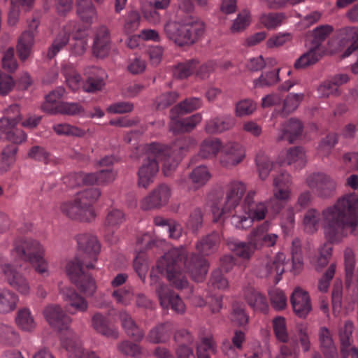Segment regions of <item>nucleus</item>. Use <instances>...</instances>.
<instances>
[{
	"mask_svg": "<svg viewBox=\"0 0 358 358\" xmlns=\"http://www.w3.org/2000/svg\"><path fill=\"white\" fill-rule=\"evenodd\" d=\"M164 32L170 41H173L176 44L179 41V20L177 16L174 20H169L164 25Z\"/></svg>",
	"mask_w": 358,
	"mask_h": 358,
	"instance_id": "obj_63",
	"label": "nucleus"
},
{
	"mask_svg": "<svg viewBox=\"0 0 358 358\" xmlns=\"http://www.w3.org/2000/svg\"><path fill=\"white\" fill-rule=\"evenodd\" d=\"M263 223L256 228H254L250 233L248 235V241L252 245L255 250H260L264 247L263 243Z\"/></svg>",
	"mask_w": 358,
	"mask_h": 358,
	"instance_id": "obj_58",
	"label": "nucleus"
},
{
	"mask_svg": "<svg viewBox=\"0 0 358 358\" xmlns=\"http://www.w3.org/2000/svg\"><path fill=\"white\" fill-rule=\"evenodd\" d=\"M19 296L9 289H0V313L7 314L17 308Z\"/></svg>",
	"mask_w": 358,
	"mask_h": 358,
	"instance_id": "obj_38",
	"label": "nucleus"
},
{
	"mask_svg": "<svg viewBox=\"0 0 358 358\" xmlns=\"http://www.w3.org/2000/svg\"><path fill=\"white\" fill-rule=\"evenodd\" d=\"M73 39L71 45L72 53L76 55H81L86 50L87 38L85 31H81L76 22H69L65 25L53 41L51 46L47 52V57L49 59L54 58L57 54L66 45L69 41L70 36Z\"/></svg>",
	"mask_w": 358,
	"mask_h": 358,
	"instance_id": "obj_3",
	"label": "nucleus"
},
{
	"mask_svg": "<svg viewBox=\"0 0 358 358\" xmlns=\"http://www.w3.org/2000/svg\"><path fill=\"white\" fill-rule=\"evenodd\" d=\"M110 49V35L108 29L101 25L96 29L92 50L96 57L103 58L107 56Z\"/></svg>",
	"mask_w": 358,
	"mask_h": 358,
	"instance_id": "obj_24",
	"label": "nucleus"
},
{
	"mask_svg": "<svg viewBox=\"0 0 358 358\" xmlns=\"http://www.w3.org/2000/svg\"><path fill=\"white\" fill-rule=\"evenodd\" d=\"M221 147L222 143L218 138H206L200 145L199 156L202 159L213 158L219 152Z\"/></svg>",
	"mask_w": 358,
	"mask_h": 358,
	"instance_id": "obj_41",
	"label": "nucleus"
},
{
	"mask_svg": "<svg viewBox=\"0 0 358 358\" xmlns=\"http://www.w3.org/2000/svg\"><path fill=\"white\" fill-rule=\"evenodd\" d=\"M247 189L246 185L239 180H231L225 187V198L222 203L220 199L214 200L211 204L213 221L224 222V215L230 213L240 203Z\"/></svg>",
	"mask_w": 358,
	"mask_h": 358,
	"instance_id": "obj_4",
	"label": "nucleus"
},
{
	"mask_svg": "<svg viewBox=\"0 0 358 358\" xmlns=\"http://www.w3.org/2000/svg\"><path fill=\"white\" fill-rule=\"evenodd\" d=\"M183 262V271L195 282H203L208 273L210 263L203 256L188 252L180 247V262Z\"/></svg>",
	"mask_w": 358,
	"mask_h": 358,
	"instance_id": "obj_8",
	"label": "nucleus"
},
{
	"mask_svg": "<svg viewBox=\"0 0 358 358\" xmlns=\"http://www.w3.org/2000/svg\"><path fill=\"white\" fill-rule=\"evenodd\" d=\"M78 249L83 252L82 257H76L69 261L66 266V272L70 280L85 296H92L96 291L94 280L85 271L94 268L97 255L100 251V244L96 237L90 234H79L77 236Z\"/></svg>",
	"mask_w": 358,
	"mask_h": 358,
	"instance_id": "obj_2",
	"label": "nucleus"
},
{
	"mask_svg": "<svg viewBox=\"0 0 358 358\" xmlns=\"http://www.w3.org/2000/svg\"><path fill=\"white\" fill-rule=\"evenodd\" d=\"M84 108L76 102H61L57 107V113L75 116L84 113Z\"/></svg>",
	"mask_w": 358,
	"mask_h": 358,
	"instance_id": "obj_54",
	"label": "nucleus"
},
{
	"mask_svg": "<svg viewBox=\"0 0 358 358\" xmlns=\"http://www.w3.org/2000/svg\"><path fill=\"white\" fill-rule=\"evenodd\" d=\"M293 311L300 318H306L312 310L311 300L308 292L296 287L290 296Z\"/></svg>",
	"mask_w": 358,
	"mask_h": 358,
	"instance_id": "obj_21",
	"label": "nucleus"
},
{
	"mask_svg": "<svg viewBox=\"0 0 358 358\" xmlns=\"http://www.w3.org/2000/svg\"><path fill=\"white\" fill-rule=\"evenodd\" d=\"M38 25V18L33 17V19L28 22L27 30L22 34L18 40L17 50L18 56L22 61H25L30 55Z\"/></svg>",
	"mask_w": 358,
	"mask_h": 358,
	"instance_id": "obj_16",
	"label": "nucleus"
},
{
	"mask_svg": "<svg viewBox=\"0 0 358 358\" xmlns=\"http://www.w3.org/2000/svg\"><path fill=\"white\" fill-rule=\"evenodd\" d=\"M52 129L57 134L60 136L83 137L85 134V130L68 123L55 124Z\"/></svg>",
	"mask_w": 358,
	"mask_h": 358,
	"instance_id": "obj_46",
	"label": "nucleus"
},
{
	"mask_svg": "<svg viewBox=\"0 0 358 358\" xmlns=\"http://www.w3.org/2000/svg\"><path fill=\"white\" fill-rule=\"evenodd\" d=\"M21 119L20 107L17 104L10 106L5 110L4 116L0 118V131L3 132L5 138L14 145L24 142L27 138L24 131L16 127Z\"/></svg>",
	"mask_w": 358,
	"mask_h": 358,
	"instance_id": "obj_7",
	"label": "nucleus"
},
{
	"mask_svg": "<svg viewBox=\"0 0 358 358\" xmlns=\"http://www.w3.org/2000/svg\"><path fill=\"white\" fill-rule=\"evenodd\" d=\"M303 99V94H290L287 96L283 102L281 114L283 116L294 111Z\"/></svg>",
	"mask_w": 358,
	"mask_h": 358,
	"instance_id": "obj_50",
	"label": "nucleus"
},
{
	"mask_svg": "<svg viewBox=\"0 0 358 358\" xmlns=\"http://www.w3.org/2000/svg\"><path fill=\"white\" fill-rule=\"evenodd\" d=\"M66 338L62 339V346L66 350L69 358H100L94 352L85 351L78 335L69 331Z\"/></svg>",
	"mask_w": 358,
	"mask_h": 358,
	"instance_id": "obj_19",
	"label": "nucleus"
},
{
	"mask_svg": "<svg viewBox=\"0 0 358 358\" xmlns=\"http://www.w3.org/2000/svg\"><path fill=\"white\" fill-rule=\"evenodd\" d=\"M62 73L65 77L67 85L72 91L79 89L81 83V76L76 71L73 64L69 63L62 64Z\"/></svg>",
	"mask_w": 358,
	"mask_h": 358,
	"instance_id": "obj_43",
	"label": "nucleus"
},
{
	"mask_svg": "<svg viewBox=\"0 0 358 358\" xmlns=\"http://www.w3.org/2000/svg\"><path fill=\"white\" fill-rule=\"evenodd\" d=\"M210 174L205 166H199L189 173V178L194 184L199 187L204 185L210 178Z\"/></svg>",
	"mask_w": 358,
	"mask_h": 358,
	"instance_id": "obj_52",
	"label": "nucleus"
},
{
	"mask_svg": "<svg viewBox=\"0 0 358 358\" xmlns=\"http://www.w3.org/2000/svg\"><path fill=\"white\" fill-rule=\"evenodd\" d=\"M320 351L324 358H338V352L329 329L326 327L318 333Z\"/></svg>",
	"mask_w": 358,
	"mask_h": 358,
	"instance_id": "obj_28",
	"label": "nucleus"
},
{
	"mask_svg": "<svg viewBox=\"0 0 358 358\" xmlns=\"http://www.w3.org/2000/svg\"><path fill=\"white\" fill-rule=\"evenodd\" d=\"M101 195L100 189L98 188H89L80 192L78 196V201L82 202V203L87 206L92 210H94L92 206L93 203L96 202Z\"/></svg>",
	"mask_w": 358,
	"mask_h": 358,
	"instance_id": "obj_47",
	"label": "nucleus"
},
{
	"mask_svg": "<svg viewBox=\"0 0 358 358\" xmlns=\"http://www.w3.org/2000/svg\"><path fill=\"white\" fill-rule=\"evenodd\" d=\"M192 13H184L180 19V46L194 44L204 32V27Z\"/></svg>",
	"mask_w": 358,
	"mask_h": 358,
	"instance_id": "obj_11",
	"label": "nucleus"
},
{
	"mask_svg": "<svg viewBox=\"0 0 358 358\" xmlns=\"http://www.w3.org/2000/svg\"><path fill=\"white\" fill-rule=\"evenodd\" d=\"M119 318L122 328L129 337L138 342L143 338L144 331L136 324L130 314L125 310H122Z\"/></svg>",
	"mask_w": 358,
	"mask_h": 358,
	"instance_id": "obj_31",
	"label": "nucleus"
},
{
	"mask_svg": "<svg viewBox=\"0 0 358 358\" xmlns=\"http://www.w3.org/2000/svg\"><path fill=\"white\" fill-rule=\"evenodd\" d=\"M273 327L276 338L282 343L288 341V334L286 331L285 319L283 317H276L273 320Z\"/></svg>",
	"mask_w": 358,
	"mask_h": 358,
	"instance_id": "obj_60",
	"label": "nucleus"
},
{
	"mask_svg": "<svg viewBox=\"0 0 358 358\" xmlns=\"http://www.w3.org/2000/svg\"><path fill=\"white\" fill-rule=\"evenodd\" d=\"M345 271V285L350 286L352 282L354 270H355V256L350 249H346L344 253Z\"/></svg>",
	"mask_w": 358,
	"mask_h": 358,
	"instance_id": "obj_55",
	"label": "nucleus"
},
{
	"mask_svg": "<svg viewBox=\"0 0 358 358\" xmlns=\"http://www.w3.org/2000/svg\"><path fill=\"white\" fill-rule=\"evenodd\" d=\"M157 292L160 301V304L163 308H171L175 312H178V294L164 285H159Z\"/></svg>",
	"mask_w": 358,
	"mask_h": 358,
	"instance_id": "obj_35",
	"label": "nucleus"
},
{
	"mask_svg": "<svg viewBox=\"0 0 358 358\" xmlns=\"http://www.w3.org/2000/svg\"><path fill=\"white\" fill-rule=\"evenodd\" d=\"M303 131V124L298 118L291 117L282 124L281 134L276 138L277 141L287 140L289 144L299 138Z\"/></svg>",
	"mask_w": 358,
	"mask_h": 358,
	"instance_id": "obj_26",
	"label": "nucleus"
},
{
	"mask_svg": "<svg viewBox=\"0 0 358 358\" xmlns=\"http://www.w3.org/2000/svg\"><path fill=\"white\" fill-rule=\"evenodd\" d=\"M115 173L112 169H103L96 173L73 175L74 184L106 185L112 182L115 178Z\"/></svg>",
	"mask_w": 358,
	"mask_h": 358,
	"instance_id": "obj_22",
	"label": "nucleus"
},
{
	"mask_svg": "<svg viewBox=\"0 0 358 358\" xmlns=\"http://www.w3.org/2000/svg\"><path fill=\"white\" fill-rule=\"evenodd\" d=\"M244 157V150L240 144L229 143L223 148L220 162L222 166L230 168L238 164Z\"/></svg>",
	"mask_w": 358,
	"mask_h": 358,
	"instance_id": "obj_25",
	"label": "nucleus"
},
{
	"mask_svg": "<svg viewBox=\"0 0 358 358\" xmlns=\"http://www.w3.org/2000/svg\"><path fill=\"white\" fill-rule=\"evenodd\" d=\"M60 294L66 303V308L69 313L74 314L77 311L85 312L87 310L88 303L73 288L69 287L60 288Z\"/></svg>",
	"mask_w": 358,
	"mask_h": 358,
	"instance_id": "obj_23",
	"label": "nucleus"
},
{
	"mask_svg": "<svg viewBox=\"0 0 358 358\" xmlns=\"http://www.w3.org/2000/svg\"><path fill=\"white\" fill-rule=\"evenodd\" d=\"M17 150L16 145H10L2 151L0 157V173L6 171L14 162Z\"/></svg>",
	"mask_w": 358,
	"mask_h": 358,
	"instance_id": "obj_48",
	"label": "nucleus"
},
{
	"mask_svg": "<svg viewBox=\"0 0 358 358\" xmlns=\"http://www.w3.org/2000/svg\"><path fill=\"white\" fill-rule=\"evenodd\" d=\"M320 213L315 208H310L306 213L303 217V224L309 233L315 232L319 227Z\"/></svg>",
	"mask_w": 358,
	"mask_h": 358,
	"instance_id": "obj_51",
	"label": "nucleus"
},
{
	"mask_svg": "<svg viewBox=\"0 0 358 358\" xmlns=\"http://www.w3.org/2000/svg\"><path fill=\"white\" fill-rule=\"evenodd\" d=\"M228 245L237 257L247 261L251 259L256 251L248 241L231 242Z\"/></svg>",
	"mask_w": 358,
	"mask_h": 358,
	"instance_id": "obj_44",
	"label": "nucleus"
},
{
	"mask_svg": "<svg viewBox=\"0 0 358 358\" xmlns=\"http://www.w3.org/2000/svg\"><path fill=\"white\" fill-rule=\"evenodd\" d=\"M285 255L282 252H278L273 259L268 261L265 264L266 276H273L275 283H278L280 280L281 275L285 272Z\"/></svg>",
	"mask_w": 358,
	"mask_h": 358,
	"instance_id": "obj_32",
	"label": "nucleus"
},
{
	"mask_svg": "<svg viewBox=\"0 0 358 358\" xmlns=\"http://www.w3.org/2000/svg\"><path fill=\"white\" fill-rule=\"evenodd\" d=\"M179 250L174 248L166 253L159 261L156 270L176 287L179 288Z\"/></svg>",
	"mask_w": 358,
	"mask_h": 358,
	"instance_id": "obj_10",
	"label": "nucleus"
},
{
	"mask_svg": "<svg viewBox=\"0 0 358 358\" xmlns=\"http://www.w3.org/2000/svg\"><path fill=\"white\" fill-rule=\"evenodd\" d=\"M43 314L50 326L60 331L63 330L66 331V334L62 336L61 340L68 336L69 331H73L69 329L72 321L71 318L64 313L59 306H48L43 311Z\"/></svg>",
	"mask_w": 358,
	"mask_h": 358,
	"instance_id": "obj_14",
	"label": "nucleus"
},
{
	"mask_svg": "<svg viewBox=\"0 0 358 358\" xmlns=\"http://www.w3.org/2000/svg\"><path fill=\"white\" fill-rule=\"evenodd\" d=\"M85 81L83 88L87 92H96L101 91L105 85L107 74L105 71L95 66H89L84 69Z\"/></svg>",
	"mask_w": 358,
	"mask_h": 358,
	"instance_id": "obj_18",
	"label": "nucleus"
},
{
	"mask_svg": "<svg viewBox=\"0 0 358 358\" xmlns=\"http://www.w3.org/2000/svg\"><path fill=\"white\" fill-rule=\"evenodd\" d=\"M307 184L310 188L315 190L319 197L322 199L330 198L336 193V181L324 173L310 175L307 179Z\"/></svg>",
	"mask_w": 358,
	"mask_h": 358,
	"instance_id": "obj_13",
	"label": "nucleus"
},
{
	"mask_svg": "<svg viewBox=\"0 0 358 358\" xmlns=\"http://www.w3.org/2000/svg\"><path fill=\"white\" fill-rule=\"evenodd\" d=\"M202 119L200 113L192 115L185 118H180V134L193 131Z\"/></svg>",
	"mask_w": 358,
	"mask_h": 358,
	"instance_id": "obj_61",
	"label": "nucleus"
},
{
	"mask_svg": "<svg viewBox=\"0 0 358 358\" xmlns=\"http://www.w3.org/2000/svg\"><path fill=\"white\" fill-rule=\"evenodd\" d=\"M92 326L99 334L116 339L118 338V331L109 324L108 319L100 313H96L92 317Z\"/></svg>",
	"mask_w": 358,
	"mask_h": 358,
	"instance_id": "obj_30",
	"label": "nucleus"
},
{
	"mask_svg": "<svg viewBox=\"0 0 358 358\" xmlns=\"http://www.w3.org/2000/svg\"><path fill=\"white\" fill-rule=\"evenodd\" d=\"M43 245L36 240L29 238L17 239L13 244V255L18 258L30 262L40 255H44Z\"/></svg>",
	"mask_w": 358,
	"mask_h": 358,
	"instance_id": "obj_12",
	"label": "nucleus"
},
{
	"mask_svg": "<svg viewBox=\"0 0 358 358\" xmlns=\"http://www.w3.org/2000/svg\"><path fill=\"white\" fill-rule=\"evenodd\" d=\"M171 195L169 187L162 184L141 200V208L144 210L160 208L169 202Z\"/></svg>",
	"mask_w": 358,
	"mask_h": 358,
	"instance_id": "obj_15",
	"label": "nucleus"
},
{
	"mask_svg": "<svg viewBox=\"0 0 358 358\" xmlns=\"http://www.w3.org/2000/svg\"><path fill=\"white\" fill-rule=\"evenodd\" d=\"M220 243L218 232L213 231L202 236L196 243L195 248L198 253L204 257L214 254Z\"/></svg>",
	"mask_w": 358,
	"mask_h": 358,
	"instance_id": "obj_27",
	"label": "nucleus"
},
{
	"mask_svg": "<svg viewBox=\"0 0 358 358\" xmlns=\"http://www.w3.org/2000/svg\"><path fill=\"white\" fill-rule=\"evenodd\" d=\"M87 208V206L78 201V196L72 201L62 203L60 206L61 211L69 218L90 222L94 219L95 212Z\"/></svg>",
	"mask_w": 358,
	"mask_h": 358,
	"instance_id": "obj_17",
	"label": "nucleus"
},
{
	"mask_svg": "<svg viewBox=\"0 0 358 358\" xmlns=\"http://www.w3.org/2000/svg\"><path fill=\"white\" fill-rule=\"evenodd\" d=\"M64 92L65 89L62 87H58L50 92L45 96V101L41 106L42 110L50 114H57V107L60 103L57 101L62 97Z\"/></svg>",
	"mask_w": 358,
	"mask_h": 358,
	"instance_id": "obj_42",
	"label": "nucleus"
},
{
	"mask_svg": "<svg viewBox=\"0 0 358 358\" xmlns=\"http://www.w3.org/2000/svg\"><path fill=\"white\" fill-rule=\"evenodd\" d=\"M333 31V27L329 24L320 25L314 29L311 33V47L296 59L294 67L296 69H301L316 64L322 57V55L319 52L320 45Z\"/></svg>",
	"mask_w": 358,
	"mask_h": 358,
	"instance_id": "obj_5",
	"label": "nucleus"
},
{
	"mask_svg": "<svg viewBox=\"0 0 358 358\" xmlns=\"http://www.w3.org/2000/svg\"><path fill=\"white\" fill-rule=\"evenodd\" d=\"M354 325L352 321L348 320L344 327L339 331V341L341 344V355L342 358H348L350 355V347L352 344V331Z\"/></svg>",
	"mask_w": 358,
	"mask_h": 358,
	"instance_id": "obj_37",
	"label": "nucleus"
},
{
	"mask_svg": "<svg viewBox=\"0 0 358 358\" xmlns=\"http://www.w3.org/2000/svg\"><path fill=\"white\" fill-rule=\"evenodd\" d=\"M28 157L34 160L48 164L51 161L50 154L40 145L32 146L28 152Z\"/></svg>",
	"mask_w": 358,
	"mask_h": 358,
	"instance_id": "obj_62",
	"label": "nucleus"
},
{
	"mask_svg": "<svg viewBox=\"0 0 358 358\" xmlns=\"http://www.w3.org/2000/svg\"><path fill=\"white\" fill-rule=\"evenodd\" d=\"M2 273L6 282L22 295H29L31 287L27 278L18 268L7 262L0 254V273Z\"/></svg>",
	"mask_w": 358,
	"mask_h": 358,
	"instance_id": "obj_9",
	"label": "nucleus"
},
{
	"mask_svg": "<svg viewBox=\"0 0 358 358\" xmlns=\"http://www.w3.org/2000/svg\"><path fill=\"white\" fill-rule=\"evenodd\" d=\"M178 149L176 142L171 146L154 142L147 145L145 151L147 155H152L157 161H162V171L164 176H171L178 165Z\"/></svg>",
	"mask_w": 358,
	"mask_h": 358,
	"instance_id": "obj_6",
	"label": "nucleus"
},
{
	"mask_svg": "<svg viewBox=\"0 0 358 358\" xmlns=\"http://www.w3.org/2000/svg\"><path fill=\"white\" fill-rule=\"evenodd\" d=\"M125 220L124 213L120 209L111 208L108 210L104 221L106 231V238L110 243L115 240L110 238V234H113Z\"/></svg>",
	"mask_w": 358,
	"mask_h": 358,
	"instance_id": "obj_29",
	"label": "nucleus"
},
{
	"mask_svg": "<svg viewBox=\"0 0 358 358\" xmlns=\"http://www.w3.org/2000/svg\"><path fill=\"white\" fill-rule=\"evenodd\" d=\"M270 302L272 307L278 310L285 308L287 298L283 292L279 289H274L269 292Z\"/></svg>",
	"mask_w": 358,
	"mask_h": 358,
	"instance_id": "obj_59",
	"label": "nucleus"
},
{
	"mask_svg": "<svg viewBox=\"0 0 358 358\" xmlns=\"http://www.w3.org/2000/svg\"><path fill=\"white\" fill-rule=\"evenodd\" d=\"M245 300L248 305L252 307L255 310L267 313L268 310V305L266 299L259 292L249 289L245 294Z\"/></svg>",
	"mask_w": 358,
	"mask_h": 358,
	"instance_id": "obj_40",
	"label": "nucleus"
},
{
	"mask_svg": "<svg viewBox=\"0 0 358 358\" xmlns=\"http://www.w3.org/2000/svg\"><path fill=\"white\" fill-rule=\"evenodd\" d=\"M285 19L282 13H270L260 17V22L267 29H273L280 25Z\"/></svg>",
	"mask_w": 358,
	"mask_h": 358,
	"instance_id": "obj_57",
	"label": "nucleus"
},
{
	"mask_svg": "<svg viewBox=\"0 0 358 358\" xmlns=\"http://www.w3.org/2000/svg\"><path fill=\"white\" fill-rule=\"evenodd\" d=\"M231 320L239 327H244L248 322V316L245 313L244 306L238 302L232 305Z\"/></svg>",
	"mask_w": 358,
	"mask_h": 358,
	"instance_id": "obj_53",
	"label": "nucleus"
},
{
	"mask_svg": "<svg viewBox=\"0 0 358 358\" xmlns=\"http://www.w3.org/2000/svg\"><path fill=\"white\" fill-rule=\"evenodd\" d=\"M280 69H275L273 71L265 72L261 76L254 81L255 87L271 86L275 84L279 80Z\"/></svg>",
	"mask_w": 358,
	"mask_h": 358,
	"instance_id": "obj_56",
	"label": "nucleus"
},
{
	"mask_svg": "<svg viewBox=\"0 0 358 358\" xmlns=\"http://www.w3.org/2000/svg\"><path fill=\"white\" fill-rule=\"evenodd\" d=\"M133 289L130 286L112 290L111 296L118 305L127 306L131 303L134 298Z\"/></svg>",
	"mask_w": 358,
	"mask_h": 358,
	"instance_id": "obj_45",
	"label": "nucleus"
},
{
	"mask_svg": "<svg viewBox=\"0 0 358 358\" xmlns=\"http://www.w3.org/2000/svg\"><path fill=\"white\" fill-rule=\"evenodd\" d=\"M323 229L327 243H324L315 257V269H321L329 263L331 256L332 243L340 242L350 235H358V196L345 194L322 212Z\"/></svg>",
	"mask_w": 358,
	"mask_h": 358,
	"instance_id": "obj_1",
	"label": "nucleus"
},
{
	"mask_svg": "<svg viewBox=\"0 0 358 358\" xmlns=\"http://www.w3.org/2000/svg\"><path fill=\"white\" fill-rule=\"evenodd\" d=\"M203 213L201 208H197L191 212L186 222V227L191 230L192 233L197 234L203 226Z\"/></svg>",
	"mask_w": 358,
	"mask_h": 358,
	"instance_id": "obj_49",
	"label": "nucleus"
},
{
	"mask_svg": "<svg viewBox=\"0 0 358 358\" xmlns=\"http://www.w3.org/2000/svg\"><path fill=\"white\" fill-rule=\"evenodd\" d=\"M173 331V325L170 322L159 324L152 328L146 337L152 343H163L169 340Z\"/></svg>",
	"mask_w": 358,
	"mask_h": 358,
	"instance_id": "obj_33",
	"label": "nucleus"
},
{
	"mask_svg": "<svg viewBox=\"0 0 358 358\" xmlns=\"http://www.w3.org/2000/svg\"><path fill=\"white\" fill-rule=\"evenodd\" d=\"M235 122V119L231 116L216 117L207 122L205 131L210 134L221 133L233 128Z\"/></svg>",
	"mask_w": 358,
	"mask_h": 358,
	"instance_id": "obj_36",
	"label": "nucleus"
},
{
	"mask_svg": "<svg viewBox=\"0 0 358 358\" xmlns=\"http://www.w3.org/2000/svg\"><path fill=\"white\" fill-rule=\"evenodd\" d=\"M76 12L85 23L92 24L97 19V13L92 0H76Z\"/></svg>",
	"mask_w": 358,
	"mask_h": 358,
	"instance_id": "obj_34",
	"label": "nucleus"
},
{
	"mask_svg": "<svg viewBox=\"0 0 358 358\" xmlns=\"http://www.w3.org/2000/svg\"><path fill=\"white\" fill-rule=\"evenodd\" d=\"M256 110V104L251 99H243L236 105L235 113L238 117H243L252 114Z\"/></svg>",
	"mask_w": 358,
	"mask_h": 358,
	"instance_id": "obj_64",
	"label": "nucleus"
},
{
	"mask_svg": "<svg viewBox=\"0 0 358 358\" xmlns=\"http://www.w3.org/2000/svg\"><path fill=\"white\" fill-rule=\"evenodd\" d=\"M147 155V159L143 161L137 173L138 185L145 189L154 182L159 171V165L156 158L150 155Z\"/></svg>",
	"mask_w": 358,
	"mask_h": 358,
	"instance_id": "obj_20",
	"label": "nucleus"
},
{
	"mask_svg": "<svg viewBox=\"0 0 358 358\" xmlns=\"http://www.w3.org/2000/svg\"><path fill=\"white\" fill-rule=\"evenodd\" d=\"M15 322L21 330L27 332L34 331L36 327L34 317L31 310L27 308L19 309L15 317Z\"/></svg>",
	"mask_w": 358,
	"mask_h": 358,
	"instance_id": "obj_39",
	"label": "nucleus"
}]
</instances>
